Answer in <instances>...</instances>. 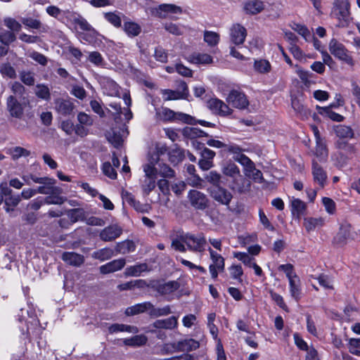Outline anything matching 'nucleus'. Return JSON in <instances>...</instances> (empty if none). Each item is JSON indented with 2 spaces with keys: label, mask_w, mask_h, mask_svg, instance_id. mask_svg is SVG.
Masks as SVG:
<instances>
[{
  "label": "nucleus",
  "mask_w": 360,
  "mask_h": 360,
  "mask_svg": "<svg viewBox=\"0 0 360 360\" xmlns=\"http://www.w3.org/2000/svg\"><path fill=\"white\" fill-rule=\"evenodd\" d=\"M330 15L338 20L339 27H347L351 21L349 0H334Z\"/></svg>",
  "instance_id": "f257e3e1"
},
{
  "label": "nucleus",
  "mask_w": 360,
  "mask_h": 360,
  "mask_svg": "<svg viewBox=\"0 0 360 360\" xmlns=\"http://www.w3.org/2000/svg\"><path fill=\"white\" fill-rule=\"evenodd\" d=\"M329 51L332 55L348 65H353L354 61L345 46L335 39H332L328 46Z\"/></svg>",
  "instance_id": "f03ea898"
},
{
  "label": "nucleus",
  "mask_w": 360,
  "mask_h": 360,
  "mask_svg": "<svg viewBox=\"0 0 360 360\" xmlns=\"http://www.w3.org/2000/svg\"><path fill=\"white\" fill-rule=\"evenodd\" d=\"M149 11L152 15L159 18H171L174 14L182 13L180 6L172 4H162L157 7L150 8Z\"/></svg>",
  "instance_id": "7ed1b4c3"
},
{
  "label": "nucleus",
  "mask_w": 360,
  "mask_h": 360,
  "mask_svg": "<svg viewBox=\"0 0 360 360\" xmlns=\"http://www.w3.org/2000/svg\"><path fill=\"white\" fill-rule=\"evenodd\" d=\"M183 240L187 246V249L191 251L202 252L205 250L206 239L202 233L197 235L184 234L183 235Z\"/></svg>",
  "instance_id": "20e7f679"
},
{
  "label": "nucleus",
  "mask_w": 360,
  "mask_h": 360,
  "mask_svg": "<svg viewBox=\"0 0 360 360\" xmlns=\"http://www.w3.org/2000/svg\"><path fill=\"white\" fill-rule=\"evenodd\" d=\"M240 160V165L244 167L243 171L246 176L252 178L257 183L264 182L262 172L255 167V163L248 157H242Z\"/></svg>",
  "instance_id": "39448f33"
},
{
  "label": "nucleus",
  "mask_w": 360,
  "mask_h": 360,
  "mask_svg": "<svg viewBox=\"0 0 360 360\" xmlns=\"http://www.w3.org/2000/svg\"><path fill=\"white\" fill-rule=\"evenodd\" d=\"M160 119L165 121L180 120L185 123L193 124L194 118L183 112H175L169 108H163L158 112Z\"/></svg>",
  "instance_id": "423d86ee"
},
{
  "label": "nucleus",
  "mask_w": 360,
  "mask_h": 360,
  "mask_svg": "<svg viewBox=\"0 0 360 360\" xmlns=\"http://www.w3.org/2000/svg\"><path fill=\"white\" fill-rule=\"evenodd\" d=\"M311 174L314 183L318 184L319 188H323L326 186L328 182L327 172L316 159L312 160Z\"/></svg>",
  "instance_id": "0eeeda50"
},
{
  "label": "nucleus",
  "mask_w": 360,
  "mask_h": 360,
  "mask_svg": "<svg viewBox=\"0 0 360 360\" xmlns=\"http://www.w3.org/2000/svg\"><path fill=\"white\" fill-rule=\"evenodd\" d=\"M210 196L219 203L229 205L232 200V194L221 186L208 188Z\"/></svg>",
  "instance_id": "6e6552de"
},
{
  "label": "nucleus",
  "mask_w": 360,
  "mask_h": 360,
  "mask_svg": "<svg viewBox=\"0 0 360 360\" xmlns=\"http://www.w3.org/2000/svg\"><path fill=\"white\" fill-rule=\"evenodd\" d=\"M143 172L145 176L141 187L145 193L149 194L155 188V179L158 172L155 171L149 165H143Z\"/></svg>",
  "instance_id": "1a4fd4ad"
},
{
  "label": "nucleus",
  "mask_w": 360,
  "mask_h": 360,
  "mask_svg": "<svg viewBox=\"0 0 360 360\" xmlns=\"http://www.w3.org/2000/svg\"><path fill=\"white\" fill-rule=\"evenodd\" d=\"M226 101L233 108L238 109H245L249 105L245 95L243 92L237 90H232L229 93L226 97Z\"/></svg>",
  "instance_id": "9d476101"
},
{
  "label": "nucleus",
  "mask_w": 360,
  "mask_h": 360,
  "mask_svg": "<svg viewBox=\"0 0 360 360\" xmlns=\"http://www.w3.org/2000/svg\"><path fill=\"white\" fill-rule=\"evenodd\" d=\"M99 82L104 94L112 97H120V87L108 77H101Z\"/></svg>",
  "instance_id": "9b49d317"
},
{
  "label": "nucleus",
  "mask_w": 360,
  "mask_h": 360,
  "mask_svg": "<svg viewBox=\"0 0 360 360\" xmlns=\"http://www.w3.org/2000/svg\"><path fill=\"white\" fill-rule=\"evenodd\" d=\"M191 205L195 209L205 210L208 205V199L205 194L197 191L191 190L188 193Z\"/></svg>",
  "instance_id": "f8f14e48"
},
{
  "label": "nucleus",
  "mask_w": 360,
  "mask_h": 360,
  "mask_svg": "<svg viewBox=\"0 0 360 360\" xmlns=\"http://www.w3.org/2000/svg\"><path fill=\"white\" fill-rule=\"evenodd\" d=\"M207 107L213 112L221 116H228L232 113V110L224 101L217 98H210L207 103Z\"/></svg>",
  "instance_id": "ddd939ff"
},
{
  "label": "nucleus",
  "mask_w": 360,
  "mask_h": 360,
  "mask_svg": "<svg viewBox=\"0 0 360 360\" xmlns=\"http://www.w3.org/2000/svg\"><path fill=\"white\" fill-rule=\"evenodd\" d=\"M44 183H41V186H39L37 189V193L50 195L51 193H62V188L58 186H55L56 180L53 178L45 176V179L43 181Z\"/></svg>",
  "instance_id": "4468645a"
},
{
  "label": "nucleus",
  "mask_w": 360,
  "mask_h": 360,
  "mask_svg": "<svg viewBox=\"0 0 360 360\" xmlns=\"http://www.w3.org/2000/svg\"><path fill=\"white\" fill-rule=\"evenodd\" d=\"M250 181L240 174L238 176L231 179L229 188L238 193H245L250 191Z\"/></svg>",
  "instance_id": "2eb2a0df"
},
{
  "label": "nucleus",
  "mask_w": 360,
  "mask_h": 360,
  "mask_svg": "<svg viewBox=\"0 0 360 360\" xmlns=\"http://www.w3.org/2000/svg\"><path fill=\"white\" fill-rule=\"evenodd\" d=\"M247 36L246 29L240 24H233L230 28V39L235 45H240Z\"/></svg>",
  "instance_id": "dca6fc26"
},
{
  "label": "nucleus",
  "mask_w": 360,
  "mask_h": 360,
  "mask_svg": "<svg viewBox=\"0 0 360 360\" xmlns=\"http://www.w3.org/2000/svg\"><path fill=\"white\" fill-rule=\"evenodd\" d=\"M122 233V229L117 224L110 225L104 228L99 234L100 238L105 242L115 240Z\"/></svg>",
  "instance_id": "f3484780"
},
{
  "label": "nucleus",
  "mask_w": 360,
  "mask_h": 360,
  "mask_svg": "<svg viewBox=\"0 0 360 360\" xmlns=\"http://www.w3.org/2000/svg\"><path fill=\"white\" fill-rule=\"evenodd\" d=\"M356 233L352 230L351 225L347 222L340 225L339 232L338 233L335 240L340 244H345L349 240H354Z\"/></svg>",
  "instance_id": "a211bd4d"
},
{
  "label": "nucleus",
  "mask_w": 360,
  "mask_h": 360,
  "mask_svg": "<svg viewBox=\"0 0 360 360\" xmlns=\"http://www.w3.org/2000/svg\"><path fill=\"white\" fill-rule=\"evenodd\" d=\"M174 352H192L200 347V342L192 338L181 340L172 345Z\"/></svg>",
  "instance_id": "6ab92c4d"
},
{
  "label": "nucleus",
  "mask_w": 360,
  "mask_h": 360,
  "mask_svg": "<svg viewBox=\"0 0 360 360\" xmlns=\"http://www.w3.org/2000/svg\"><path fill=\"white\" fill-rule=\"evenodd\" d=\"M6 108L11 116L13 117L20 118L23 115L22 105L13 96L7 98Z\"/></svg>",
  "instance_id": "aec40b11"
},
{
  "label": "nucleus",
  "mask_w": 360,
  "mask_h": 360,
  "mask_svg": "<svg viewBox=\"0 0 360 360\" xmlns=\"http://www.w3.org/2000/svg\"><path fill=\"white\" fill-rule=\"evenodd\" d=\"M200 155L201 158L198 162L200 168L205 171L212 168L214 166L213 159L215 156V152L207 148H204Z\"/></svg>",
  "instance_id": "412c9836"
},
{
  "label": "nucleus",
  "mask_w": 360,
  "mask_h": 360,
  "mask_svg": "<svg viewBox=\"0 0 360 360\" xmlns=\"http://www.w3.org/2000/svg\"><path fill=\"white\" fill-rule=\"evenodd\" d=\"M54 104L55 110L63 115H70L74 109V104L70 99L59 98L54 101Z\"/></svg>",
  "instance_id": "4be33fe9"
},
{
  "label": "nucleus",
  "mask_w": 360,
  "mask_h": 360,
  "mask_svg": "<svg viewBox=\"0 0 360 360\" xmlns=\"http://www.w3.org/2000/svg\"><path fill=\"white\" fill-rule=\"evenodd\" d=\"M125 264L126 261L123 258L114 259L101 266L99 270L102 274H108L121 270L124 266Z\"/></svg>",
  "instance_id": "5701e85b"
},
{
  "label": "nucleus",
  "mask_w": 360,
  "mask_h": 360,
  "mask_svg": "<svg viewBox=\"0 0 360 360\" xmlns=\"http://www.w3.org/2000/svg\"><path fill=\"white\" fill-rule=\"evenodd\" d=\"M264 9V4L260 0H250L244 3L243 10L247 14L256 15Z\"/></svg>",
  "instance_id": "b1692460"
},
{
  "label": "nucleus",
  "mask_w": 360,
  "mask_h": 360,
  "mask_svg": "<svg viewBox=\"0 0 360 360\" xmlns=\"http://www.w3.org/2000/svg\"><path fill=\"white\" fill-rule=\"evenodd\" d=\"M62 259L67 264L79 266L84 262V257L74 252H65L62 255Z\"/></svg>",
  "instance_id": "393cba45"
},
{
  "label": "nucleus",
  "mask_w": 360,
  "mask_h": 360,
  "mask_svg": "<svg viewBox=\"0 0 360 360\" xmlns=\"http://www.w3.org/2000/svg\"><path fill=\"white\" fill-rule=\"evenodd\" d=\"M150 308H152V303L150 302L139 303L134 306L127 307L125 310V314L127 316H134L146 311H148L150 314Z\"/></svg>",
  "instance_id": "a878e982"
},
{
  "label": "nucleus",
  "mask_w": 360,
  "mask_h": 360,
  "mask_svg": "<svg viewBox=\"0 0 360 360\" xmlns=\"http://www.w3.org/2000/svg\"><path fill=\"white\" fill-rule=\"evenodd\" d=\"M187 60L193 64L208 65L213 62L212 57L207 53H193L191 54Z\"/></svg>",
  "instance_id": "bb28decb"
},
{
  "label": "nucleus",
  "mask_w": 360,
  "mask_h": 360,
  "mask_svg": "<svg viewBox=\"0 0 360 360\" xmlns=\"http://www.w3.org/2000/svg\"><path fill=\"white\" fill-rule=\"evenodd\" d=\"M179 287L180 285L177 281H172L165 283L159 284L157 286L156 290L160 294L165 295L172 294L178 290Z\"/></svg>",
  "instance_id": "cd10ccee"
},
{
  "label": "nucleus",
  "mask_w": 360,
  "mask_h": 360,
  "mask_svg": "<svg viewBox=\"0 0 360 360\" xmlns=\"http://www.w3.org/2000/svg\"><path fill=\"white\" fill-rule=\"evenodd\" d=\"M122 200L129 203L131 206H132L136 210L143 212L146 211V205H141L139 201H136L134 196L129 192L127 191H123L122 192Z\"/></svg>",
  "instance_id": "c85d7f7f"
},
{
  "label": "nucleus",
  "mask_w": 360,
  "mask_h": 360,
  "mask_svg": "<svg viewBox=\"0 0 360 360\" xmlns=\"http://www.w3.org/2000/svg\"><path fill=\"white\" fill-rule=\"evenodd\" d=\"M221 172L231 179L240 174L239 167L233 162H226L221 166Z\"/></svg>",
  "instance_id": "c756f323"
},
{
  "label": "nucleus",
  "mask_w": 360,
  "mask_h": 360,
  "mask_svg": "<svg viewBox=\"0 0 360 360\" xmlns=\"http://www.w3.org/2000/svg\"><path fill=\"white\" fill-rule=\"evenodd\" d=\"M178 321L175 316L155 321L153 326L155 328L173 329L177 326Z\"/></svg>",
  "instance_id": "7c9ffc66"
},
{
  "label": "nucleus",
  "mask_w": 360,
  "mask_h": 360,
  "mask_svg": "<svg viewBox=\"0 0 360 360\" xmlns=\"http://www.w3.org/2000/svg\"><path fill=\"white\" fill-rule=\"evenodd\" d=\"M290 207L292 214L300 219L305 211L306 204L299 198H292L290 200Z\"/></svg>",
  "instance_id": "2f4dec72"
},
{
  "label": "nucleus",
  "mask_w": 360,
  "mask_h": 360,
  "mask_svg": "<svg viewBox=\"0 0 360 360\" xmlns=\"http://www.w3.org/2000/svg\"><path fill=\"white\" fill-rule=\"evenodd\" d=\"M289 288L292 297L298 301L301 297V282L298 276L289 281Z\"/></svg>",
  "instance_id": "473e14b6"
},
{
  "label": "nucleus",
  "mask_w": 360,
  "mask_h": 360,
  "mask_svg": "<svg viewBox=\"0 0 360 360\" xmlns=\"http://www.w3.org/2000/svg\"><path fill=\"white\" fill-rule=\"evenodd\" d=\"M114 256V251L110 248H103L94 252L91 255L92 258L103 262L110 259Z\"/></svg>",
  "instance_id": "72a5a7b5"
},
{
  "label": "nucleus",
  "mask_w": 360,
  "mask_h": 360,
  "mask_svg": "<svg viewBox=\"0 0 360 360\" xmlns=\"http://www.w3.org/2000/svg\"><path fill=\"white\" fill-rule=\"evenodd\" d=\"M314 155L317 158V160H316L317 161L318 160L320 162H326V160L328 158V149H327L325 143L323 142V141L316 142Z\"/></svg>",
  "instance_id": "f704fd0d"
},
{
  "label": "nucleus",
  "mask_w": 360,
  "mask_h": 360,
  "mask_svg": "<svg viewBox=\"0 0 360 360\" xmlns=\"http://www.w3.org/2000/svg\"><path fill=\"white\" fill-rule=\"evenodd\" d=\"M6 153L11 156L13 160H16L22 157H28L30 155V151L20 146H15L8 148Z\"/></svg>",
  "instance_id": "c9c22d12"
},
{
  "label": "nucleus",
  "mask_w": 360,
  "mask_h": 360,
  "mask_svg": "<svg viewBox=\"0 0 360 360\" xmlns=\"http://www.w3.org/2000/svg\"><path fill=\"white\" fill-rule=\"evenodd\" d=\"M254 70L259 74H267L271 70V65L266 59H257L254 62Z\"/></svg>",
  "instance_id": "e433bc0d"
},
{
  "label": "nucleus",
  "mask_w": 360,
  "mask_h": 360,
  "mask_svg": "<svg viewBox=\"0 0 360 360\" xmlns=\"http://www.w3.org/2000/svg\"><path fill=\"white\" fill-rule=\"evenodd\" d=\"M324 224V219L321 217L313 218L307 217L304 219L303 225L307 232L314 231L316 228L322 226Z\"/></svg>",
  "instance_id": "4c0bfd02"
},
{
  "label": "nucleus",
  "mask_w": 360,
  "mask_h": 360,
  "mask_svg": "<svg viewBox=\"0 0 360 360\" xmlns=\"http://www.w3.org/2000/svg\"><path fill=\"white\" fill-rule=\"evenodd\" d=\"M183 135L191 139L198 137L207 136L208 135L202 130L197 127H186L183 129Z\"/></svg>",
  "instance_id": "58836bf2"
},
{
  "label": "nucleus",
  "mask_w": 360,
  "mask_h": 360,
  "mask_svg": "<svg viewBox=\"0 0 360 360\" xmlns=\"http://www.w3.org/2000/svg\"><path fill=\"white\" fill-rule=\"evenodd\" d=\"M146 264H138L126 268L124 275L126 276H139L142 272L147 271Z\"/></svg>",
  "instance_id": "ea45409f"
},
{
  "label": "nucleus",
  "mask_w": 360,
  "mask_h": 360,
  "mask_svg": "<svg viewBox=\"0 0 360 360\" xmlns=\"http://www.w3.org/2000/svg\"><path fill=\"white\" fill-rule=\"evenodd\" d=\"M73 22L77 25L79 27V28L84 31L89 32L91 34L94 35L96 34V30L87 22V20L79 15L74 16Z\"/></svg>",
  "instance_id": "a19ab883"
},
{
  "label": "nucleus",
  "mask_w": 360,
  "mask_h": 360,
  "mask_svg": "<svg viewBox=\"0 0 360 360\" xmlns=\"http://www.w3.org/2000/svg\"><path fill=\"white\" fill-rule=\"evenodd\" d=\"M148 340V338L144 335H135L130 338H126L123 340L125 345L132 347H139L144 345Z\"/></svg>",
  "instance_id": "79ce46f5"
},
{
  "label": "nucleus",
  "mask_w": 360,
  "mask_h": 360,
  "mask_svg": "<svg viewBox=\"0 0 360 360\" xmlns=\"http://www.w3.org/2000/svg\"><path fill=\"white\" fill-rule=\"evenodd\" d=\"M203 39L209 46L213 47L219 44L220 36L215 32L205 30L203 34Z\"/></svg>",
  "instance_id": "37998d69"
},
{
  "label": "nucleus",
  "mask_w": 360,
  "mask_h": 360,
  "mask_svg": "<svg viewBox=\"0 0 360 360\" xmlns=\"http://www.w3.org/2000/svg\"><path fill=\"white\" fill-rule=\"evenodd\" d=\"M164 28L169 33L176 36L182 35L186 30L185 26H184L183 25L173 22L165 23Z\"/></svg>",
  "instance_id": "c03bdc74"
},
{
  "label": "nucleus",
  "mask_w": 360,
  "mask_h": 360,
  "mask_svg": "<svg viewBox=\"0 0 360 360\" xmlns=\"http://www.w3.org/2000/svg\"><path fill=\"white\" fill-rule=\"evenodd\" d=\"M124 30L129 37H134L140 34L141 28L137 23L129 21L124 23Z\"/></svg>",
  "instance_id": "a18cd8bd"
},
{
  "label": "nucleus",
  "mask_w": 360,
  "mask_h": 360,
  "mask_svg": "<svg viewBox=\"0 0 360 360\" xmlns=\"http://www.w3.org/2000/svg\"><path fill=\"white\" fill-rule=\"evenodd\" d=\"M334 130L336 136L340 139H351L354 136L352 129L345 125H337Z\"/></svg>",
  "instance_id": "49530a36"
},
{
  "label": "nucleus",
  "mask_w": 360,
  "mask_h": 360,
  "mask_svg": "<svg viewBox=\"0 0 360 360\" xmlns=\"http://www.w3.org/2000/svg\"><path fill=\"white\" fill-rule=\"evenodd\" d=\"M225 150L228 151L229 153L233 155V158L240 164V159L242 157H247L245 155L242 153V149L241 148L235 144V143H230L226 144V146L225 147Z\"/></svg>",
  "instance_id": "de8ad7c7"
},
{
  "label": "nucleus",
  "mask_w": 360,
  "mask_h": 360,
  "mask_svg": "<svg viewBox=\"0 0 360 360\" xmlns=\"http://www.w3.org/2000/svg\"><path fill=\"white\" fill-rule=\"evenodd\" d=\"M136 245L132 240H124L117 244V251L120 254H127L135 250Z\"/></svg>",
  "instance_id": "09e8293b"
},
{
  "label": "nucleus",
  "mask_w": 360,
  "mask_h": 360,
  "mask_svg": "<svg viewBox=\"0 0 360 360\" xmlns=\"http://www.w3.org/2000/svg\"><path fill=\"white\" fill-rule=\"evenodd\" d=\"M184 150L179 148H174L169 153V160L174 165L181 162L184 159Z\"/></svg>",
  "instance_id": "8fccbe9b"
},
{
  "label": "nucleus",
  "mask_w": 360,
  "mask_h": 360,
  "mask_svg": "<svg viewBox=\"0 0 360 360\" xmlns=\"http://www.w3.org/2000/svg\"><path fill=\"white\" fill-rule=\"evenodd\" d=\"M34 93L36 96L41 99L49 101L51 98L49 88L44 84H37Z\"/></svg>",
  "instance_id": "3c124183"
},
{
  "label": "nucleus",
  "mask_w": 360,
  "mask_h": 360,
  "mask_svg": "<svg viewBox=\"0 0 360 360\" xmlns=\"http://www.w3.org/2000/svg\"><path fill=\"white\" fill-rule=\"evenodd\" d=\"M335 106H336L335 105H331L330 106H328V107L321 108L319 112L321 115H324L328 117L330 120H332L333 121L341 122L344 119L343 116L338 113L333 112L330 110L331 107H335Z\"/></svg>",
  "instance_id": "603ef678"
},
{
  "label": "nucleus",
  "mask_w": 360,
  "mask_h": 360,
  "mask_svg": "<svg viewBox=\"0 0 360 360\" xmlns=\"http://www.w3.org/2000/svg\"><path fill=\"white\" fill-rule=\"evenodd\" d=\"M233 257L238 260L241 261L245 266L252 267V264H255V262L254 257L250 256L246 252H233Z\"/></svg>",
  "instance_id": "864d4df0"
},
{
  "label": "nucleus",
  "mask_w": 360,
  "mask_h": 360,
  "mask_svg": "<svg viewBox=\"0 0 360 360\" xmlns=\"http://www.w3.org/2000/svg\"><path fill=\"white\" fill-rule=\"evenodd\" d=\"M20 81L27 86H33L35 83L34 73L30 71H21L19 74Z\"/></svg>",
  "instance_id": "5fc2aeb1"
},
{
  "label": "nucleus",
  "mask_w": 360,
  "mask_h": 360,
  "mask_svg": "<svg viewBox=\"0 0 360 360\" xmlns=\"http://www.w3.org/2000/svg\"><path fill=\"white\" fill-rule=\"evenodd\" d=\"M205 179L212 185V187L221 186V175L217 171H211L206 176Z\"/></svg>",
  "instance_id": "6e6d98bb"
},
{
  "label": "nucleus",
  "mask_w": 360,
  "mask_h": 360,
  "mask_svg": "<svg viewBox=\"0 0 360 360\" xmlns=\"http://www.w3.org/2000/svg\"><path fill=\"white\" fill-rule=\"evenodd\" d=\"M60 193H51L49 196L44 198V203L47 205H61L66 198L60 196Z\"/></svg>",
  "instance_id": "4d7b16f0"
},
{
  "label": "nucleus",
  "mask_w": 360,
  "mask_h": 360,
  "mask_svg": "<svg viewBox=\"0 0 360 360\" xmlns=\"http://www.w3.org/2000/svg\"><path fill=\"white\" fill-rule=\"evenodd\" d=\"M0 72L4 77L11 79L16 77V72L13 67L9 63H3L0 65Z\"/></svg>",
  "instance_id": "13d9d810"
},
{
  "label": "nucleus",
  "mask_w": 360,
  "mask_h": 360,
  "mask_svg": "<svg viewBox=\"0 0 360 360\" xmlns=\"http://www.w3.org/2000/svg\"><path fill=\"white\" fill-rule=\"evenodd\" d=\"M67 214L72 222H76L84 218V211L82 208H75L70 210Z\"/></svg>",
  "instance_id": "bf43d9fd"
},
{
  "label": "nucleus",
  "mask_w": 360,
  "mask_h": 360,
  "mask_svg": "<svg viewBox=\"0 0 360 360\" xmlns=\"http://www.w3.org/2000/svg\"><path fill=\"white\" fill-rule=\"evenodd\" d=\"M108 141L114 145L115 147H119L123 140L120 132L116 131L115 129H112L111 131L108 132L107 135Z\"/></svg>",
  "instance_id": "052dcab7"
},
{
  "label": "nucleus",
  "mask_w": 360,
  "mask_h": 360,
  "mask_svg": "<svg viewBox=\"0 0 360 360\" xmlns=\"http://www.w3.org/2000/svg\"><path fill=\"white\" fill-rule=\"evenodd\" d=\"M291 27L293 30L302 36L306 41H309L311 39V33L305 26L297 23H293L291 25Z\"/></svg>",
  "instance_id": "680f3d73"
},
{
  "label": "nucleus",
  "mask_w": 360,
  "mask_h": 360,
  "mask_svg": "<svg viewBox=\"0 0 360 360\" xmlns=\"http://www.w3.org/2000/svg\"><path fill=\"white\" fill-rule=\"evenodd\" d=\"M172 313L170 307L169 305L165 306L161 308H155L152 304V308H150V316L154 317L167 316Z\"/></svg>",
  "instance_id": "e2e57ef3"
},
{
  "label": "nucleus",
  "mask_w": 360,
  "mask_h": 360,
  "mask_svg": "<svg viewBox=\"0 0 360 360\" xmlns=\"http://www.w3.org/2000/svg\"><path fill=\"white\" fill-rule=\"evenodd\" d=\"M158 172L163 178H173L175 176V172L164 163L159 165Z\"/></svg>",
  "instance_id": "0e129e2a"
},
{
  "label": "nucleus",
  "mask_w": 360,
  "mask_h": 360,
  "mask_svg": "<svg viewBox=\"0 0 360 360\" xmlns=\"http://www.w3.org/2000/svg\"><path fill=\"white\" fill-rule=\"evenodd\" d=\"M185 245L186 244L183 240V235L174 238L172 240L171 246L176 251L185 252L186 251V248L185 247Z\"/></svg>",
  "instance_id": "69168bd1"
},
{
  "label": "nucleus",
  "mask_w": 360,
  "mask_h": 360,
  "mask_svg": "<svg viewBox=\"0 0 360 360\" xmlns=\"http://www.w3.org/2000/svg\"><path fill=\"white\" fill-rule=\"evenodd\" d=\"M15 39V34L8 30H3L0 32V41L4 45H8Z\"/></svg>",
  "instance_id": "338daca9"
},
{
  "label": "nucleus",
  "mask_w": 360,
  "mask_h": 360,
  "mask_svg": "<svg viewBox=\"0 0 360 360\" xmlns=\"http://www.w3.org/2000/svg\"><path fill=\"white\" fill-rule=\"evenodd\" d=\"M104 17L107 21H108L115 27H119L121 26V18L117 13L112 12L105 13Z\"/></svg>",
  "instance_id": "774afa93"
}]
</instances>
